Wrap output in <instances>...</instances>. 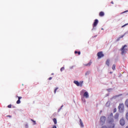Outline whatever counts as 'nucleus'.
I'll use <instances>...</instances> for the list:
<instances>
[{"label": "nucleus", "instance_id": "obj_40", "mask_svg": "<svg viewBox=\"0 0 128 128\" xmlns=\"http://www.w3.org/2000/svg\"><path fill=\"white\" fill-rule=\"evenodd\" d=\"M52 75L54 74V73H52Z\"/></svg>", "mask_w": 128, "mask_h": 128}, {"label": "nucleus", "instance_id": "obj_4", "mask_svg": "<svg viewBox=\"0 0 128 128\" xmlns=\"http://www.w3.org/2000/svg\"><path fill=\"white\" fill-rule=\"evenodd\" d=\"M97 56H98V58L100 60V58H104V53H102V52H98Z\"/></svg>", "mask_w": 128, "mask_h": 128}, {"label": "nucleus", "instance_id": "obj_29", "mask_svg": "<svg viewBox=\"0 0 128 128\" xmlns=\"http://www.w3.org/2000/svg\"><path fill=\"white\" fill-rule=\"evenodd\" d=\"M128 12V10H125L121 14H124L125 12Z\"/></svg>", "mask_w": 128, "mask_h": 128}, {"label": "nucleus", "instance_id": "obj_34", "mask_svg": "<svg viewBox=\"0 0 128 128\" xmlns=\"http://www.w3.org/2000/svg\"><path fill=\"white\" fill-rule=\"evenodd\" d=\"M7 116L8 117V118H12V116H10V115Z\"/></svg>", "mask_w": 128, "mask_h": 128}, {"label": "nucleus", "instance_id": "obj_35", "mask_svg": "<svg viewBox=\"0 0 128 128\" xmlns=\"http://www.w3.org/2000/svg\"><path fill=\"white\" fill-rule=\"evenodd\" d=\"M112 4H114V2L112 1L110 2Z\"/></svg>", "mask_w": 128, "mask_h": 128}, {"label": "nucleus", "instance_id": "obj_33", "mask_svg": "<svg viewBox=\"0 0 128 128\" xmlns=\"http://www.w3.org/2000/svg\"><path fill=\"white\" fill-rule=\"evenodd\" d=\"M90 74V72H86V74Z\"/></svg>", "mask_w": 128, "mask_h": 128}, {"label": "nucleus", "instance_id": "obj_31", "mask_svg": "<svg viewBox=\"0 0 128 128\" xmlns=\"http://www.w3.org/2000/svg\"><path fill=\"white\" fill-rule=\"evenodd\" d=\"M102 128H108V127H106V126H102Z\"/></svg>", "mask_w": 128, "mask_h": 128}, {"label": "nucleus", "instance_id": "obj_24", "mask_svg": "<svg viewBox=\"0 0 128 128\" xmlns=\"http://www.w3.org/2000/svg\"><path fill=\"white\" fill-rule=\"evenodd\" d=\"M31 120L34 123V124H36V122L35 120H34L32 119H31Z\"/></svg>", "mask_w": 128, "mask_h": 128}, {"label": "nucleus", "instance_id": "obj_5", "mask_svg": "<svg viewBox=\"0 0 128 128\" xmlns=\"http://www.w3.org/2000/svg\"><path fill=\"white\" fill-rule=\"evenodd\" d=\"M120 126H124L126 124V121L124 120V119L122 118L120 120Z\"/></svg>", "mask_w": 128, "mask_h": 128}, {"label": "nucleus", "instance_id": "obj_10", "mask_svg": "<svg viewBox=\"0 0 128 128\" xmlns=\"http://www.w3.org/2000/svg\"><path fill=\"white\" fill-rule=\"evenodd\" d=\"M108 128H114V124H110Z\"/></svg>", "mask_w": 128, "mask_h": 128}, {"label": "nucleus", "instance_id": "obj_9", "mask_svg": "<svg viewBox=\"0 0 128 128\" xmlns=\"http://www.w3.org/2000/svg\"><path fill=\"white\" fill-rule=\"evenodd\" d=\"M118 116H120V114L118 113H116L114 116L115 120H118Z\"/></svg>", "mask_w": 128, "mask_h": 128}, {"label": "nucleus", "instance_id": "obj_1", "mask_svg": "<svg viewBox=\"0 0 128 128\" xmlns=\"http://www.w3.org/2000/svg\"><path fill=\"white\" fill-rule=\"evenodd\" d=\"M126 46H128L124 45L122 46V48L120 49V50H121V54L122 56H124V54H126L128 50L125 48H126Z\"/></svg>", "mask_w": 128, "mask_h": 128}, {"label": "nucleus", "instance_id": "obj_30", "mask_svg": "<svg viewBox=\"0 0 128 128\" xmlns=\"http://www.w3.org/2000/svg\"><path fill=\"white\" fill-rule=\"evenodd\" d=\"M52 80V78L50 77V78H48V80Z\"/></svg>", "mask_w": 128, "mask_h": 128}, {"label": "nucleus", "instance_id": "obj_37", "mask_svg": "<svg viewBox=\"0 0 128 128\" xmlns=\"http://www.w3.org/2000/svg\"><path fill=\"white\" fill-rule=\"evenodd\" d=\"M112 122H114V120H112Z\"/></svg>", "mask_w": 128, "mask_h": 128}, {"label": "nucleus", "instance_id": "obj_25", "mask_svg": "<svg viewBox=\"0 0 128 128\" xmlns=\"http://www.w3.org/2000/svg\"><path fill=\"white\" fill-rule=\"evenodd\" d=\"M8 108H12V104H9L8 106Z\"/></svg>", "mask_w": 128, "mask_h": 128}, {"label": "nucleus", "instance_id": "obj_2", "mask_svg": "<svg viewBox=\"0 0 128 128\" xmlns=\"http://www.w3.org/2000/svg\"><path fill=\"white\" fill-rule=\"evenodd\" d=\"M118 108L120 112H122L124 108V104H120L118 107Z\"/></svg>", "mask_w": 128, "mask_h": 128}, {"label": "nucleus", "instance_id": "obj_28", "mask_svg": "<svg viewBox=\"0 0 128 128\" xmlns=\"http://www.w3.org/2000/svg\"><path fill=\"white\" fill-rule=\"evenodd\" d=\"M25 128H28V124H26L25 125Z\"/></svg>", "mask_w": 128, "mask_h": 128}, {"label": "nucleus", "instance_id": "obj_21", "mask_svg": "<svg viewBox=\"0 0 128 128\" xmlns=\"http://www.w3.org/2000/svg\"><path fill=\"white\" fill-rule=\"evenodd\" d=\"M125 34H124V35H122L121 36H120L119 37V40H120V38H124V36Z\"/></svg>", "mask_w": 128, "mask_h": 128}, {"label": "nucleus", "instance_id": "obj_3", "mask_svg": "<svg viewBox=\"0 0 128 128\" xmlns=\"http://www.w3.org/2000/svg\"><path fill=\"white\" fill-rule=\"evenodd\" d=\"M106 118L104 116H102L100 118V124H101L102 126L104 124V123L106 122Z\"/></svg>", "mask_w": 128, "mask_h": 128}, {"label": "nucleus", "instance_id": "obj_19", "mask_svg": "<svg viewBox=\"0 0 128 128\" xmlns=\"http://www.w3.org/2000/svg\"><path fill=\"white\" fill-rule=\"evenodd\" d=\"M74 54H78V55L80 56V52L75 51Z\"/></svg>", "mask_w": 128, "mask_h": 128}, {"label": "nucleus", "instance_id": "obj_36", "mask_svg": "<svg viewBox=\"0 0 128 128\" xmlns=\"http://www.w3.org/2000/svg\"><path fill=\"white\" fill-rule=\"evenodd\" d=\"M120 38H118L117 40H120Z\"/></svg>", "mask_w": 128, "mask_h": 128}, {"label": "nucleus", "instance_id": "obj_15", "mask_svg": "<svg viewBox=\"0 0 128 128\" xmlns=\"http://www.w3.org/2000/svg\"><path fill=\"white\" fill-rule=\"evenodd\" d=\"M80 126H82V128H84V123H82V119L80 120Z\"/></svg>", "mask_w": 128, "mask_h": 128}, {"label": "nucleus", "instance_id": "obj_38", "mask_svg": "<svg viewBox=\"0 0 128 128\" xmlns=\"http://www.w3.org/2000/svg\"><path fill=\"white\" fill-rule=\"evenodd\" d=\"M126 128H128V126H126Z\"/></svg>", "mask_w": 128, "mask_h": 128}, {"label": "nucleus", "instance_id": "obj_42", "mask_svg": "<svg viewBox=\"0 0 128 128\" xmlns=\"http://www.w3.org/2000/svg\"><path fill=\"white\" fill-rule=\"evenodd\" d=\"M111 116H112V114H111Z\"/></svg>", "mask_w": 128, "mask_h": 128}, {"label": "nucleus", "instance_id": "obj_26", "mask_svg": "<svg viewBox=\"0 0 128 128\" xmlns=\"http://www.w3.org/2000/svg\"><path fill=\"white\" fill-rule=\"evenodd\" d=\"M128 24H124V26H122V28H124V26H128Z\"/></svg>", "mask_w": 128, "mask_h": 128}, {"label": "nucleus", "instance_id": "obj_27", "mask_svg": "<svg viewBox=\"0 0 128 128\" xmlns=\"http://www.w3.org/2000/svg\"><path fill=\"white\" fill-rule=\"evenodd\" d=\"M114 112H116V108H114Z\"/></svg>", "mask_w": 128, "mask_h": 128}, {"label": "nucleus", "instance_id": "obj_43", "mask_svg": "<svg viewBox=\"0 0 128 128\" xmlns=\"http://www.w3.org/2000/svg\"><path fill=\"white\" fill-rule=\"evenodd\" d=\"M80 86H82V83H81V84H80Z\"/></svg>", "mask_w": 128, "mask_h": 128}, {"label": "nucleus", "instance_id": "obj_32", "mask_svg": "<svg viewBox=\"0 0 128 128\" xmlns=\"http://www.w3.org/2000/svg\"><path fill=\"white\" fill-rule=\"evenodd\" d=\"M52 128H56V126H53Z\"/></svg>", "mask_w": 128, "mask_h": 128}, {"label": "nucleus", "instance_id": "obj_39", "mask_svg": "<svg viewBox=\"0 0 128 128\" xmlns=\"http://www.w3.org/2000/svg\"><path fill=\"white\" fill-rule=\"evenodd\" d=\"M110 74H112V72H110Z\"/></svg>", "mask_w": 128, "mask_h": 128}, {"label": "nucleus", "instance_id": "obj_7", "mask_svg": "<svg viewBox=\"0 0 128 128\" xmlns=\"http://www.w3.org/2000/svg\"><path fill=\"white\" fill-rule=\"evenodd\" d=\"M84 97L86 98H88L89 96H88V92H84Z\"/></svg>", "mask_w": 128, "mask_h": 128}, {"label": "nucleus", "instance_id": "obj_41", "mask_svg": "<svg viewBox=\"0 0 128 128\" xmlns=\"http://www.w3.org/2000/svg\"><path fill=\"white\" fill-rule=\"evenodd\" d=\"M62 106H61V108H62Z\"/></svg>", "mask_w": 128, "mask_h": 128}, {"label": "nucleus", "instance_id": "obj_23", "mask_svg": "<svg viewBox=\"0 0 128 128\" xmlns=\"http://www.w3.org/2000/svg\"><path fill=\"white\" fill-rule=\"evenodd\" d=\"M58 90V88H55V90H54V94H56V90Z\"/></svg>", "mask_w": 128, "mask_h": 128}, {"label": "nucleus", "instance_id": "obj_14", "mask_svg": "<svg viewBox=\"0 0 128 128\" xmlns=\"http://www.w3.org/2000/svg\"><path fill=\"white\" fill-rule=\"evenodd\" d=\"M99 16H104V12H100L99 14Z\"/></svg>", "mask_w": 128, "mask_h": 128}, {"label": "nucleus", "instance_id": "obj_8", "mask_svg": "<svg viewBox=\"0 0 128 128\" xmlns=\"http://www.w3.org/2000/svg\"><path fill=\"white\" fill-rule=\"evenodd\" d=\"M17 98H18V100L16 101V104H20V100L21 98H22V97L17 96Z\"/></svg>", "mask_w": 128, "mask_h": 128}, {"label": "nucleus", "instance_id": "obj_20", "mask_svg": "<svg viewBox=\"0 0 128 128\" xmlns=\"http://www.w3.org/2000/svg\"><path fill=\"white\" fill-rule=\"evenodd\" d=\"M84 92V90H82L81 92H80V96H82V94H83Z\"/></svg>", "mask_w": 128, "mask_h": 128}, {"label": "nucleus", "instance_id": "obj_6", "mask_svg": "<svg viewBox=\"0 0 128 128\" xmlns=\"http://www.w3.org/2000/svg\"><path fill=\"white\" fill-rule=\"evenodd\" d=\"M98 19H96L93 24V28H94V27H96V26H98Z\"/></svg>", "mask_w": 128, "mask_h": 128}, {"label": "nucleus", "instance_id": "obj_22", "mask_svg": "<svg viewBox=\"0 0 128 128\" xmlns=\"http://www.w3.org/2000/svg\"><path fill=\"white\" fill-rule=\"evenodd\" d=\"M63 70H64V67H62L60 68V72H63Z\"/></svg>", "mask_w": 128, "mask_h": 128}, {"label": "nucleus", "instance_id": "obj_13", "mask_svg": "<svg viewBox=\"0 0 128 128\" xmlns=\"http://www.w3.org/2000/svg\"><path fill=\"white\" fill-rule=\"evenodd\" d=\"M106 64L108 66H110V59H108L106 62Z\"/></svg>", "mask_w": 128, "mask_h": 128}, {"label": "nucleus", "instance_id": "obj_18", "mask_svg": "<svg viewBox=\"0 0 128 128\" xmlns=\"http://www.w3.org/2000/svg\"><path fill=\"white\" fill-rule=\"evenodd\" d=\"M125 104L127 108H128V99H127L125 102Z\"/></svg>", "mask_w": 128, "mask_h": 128}, {"label": "nucleus", "instance_id": "obj_12", "mask_svg": "<svg viewBox=\"0 0 128 128\" xmlns=\"http://www.w3.org/2000/svg\"><path fill=\"white\" fill-rule=\"evenodd\" d=\"M74 84H76L78 86H80V84L78 81H74Z\"/></svg>", "mask_w": 128, "mask_h": 128}, {"label": "nucleus", "instance_id": "obj_11", "mask_svg": "<svg viewBox=\"0 0 128 128\" xmlns=\"http://www.w3.org/2000/svg\"><path fill=\"white\" fill-rule=\"evenodd\" d=\"M90 64H92V62H88L87 64H84V66H90Z\"/></svg>", "mask_w": 128, "mask_h": 128}, {"label": "nucleus", "instance_id": "obj_17", "mask_svg": "<svg viewBox=\"0 0 128 128\" xmlns=\"http://www.w3.org/2000/svg\"><path fill=\"white\" fill-rule=\"evenodd\" d=\"M112 70H116V64H113L112 66Z\"/></svg>", "mask_w": 128, "mask_h": 128}, {"label": "nucleus", "instance_id": "obj_16", "mask_svg": "<svg viewBox=\"0 0 128 128\" xmlns=\"http://www.w3.org/2000/svg\"><path fill=\"white\" fill-rule=\"evenodd\" d=\"M53 122H54V124H57L56 118H54Z\"/></svg>", "mask_w": 128, "mask_h": 128}]
</instances>
